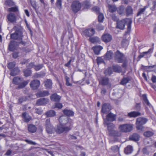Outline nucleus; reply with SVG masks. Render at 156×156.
Listing matches in <instances>:
<instances>
[{
    "mask_svg": "<svg viewBox=\"0 0 156 156\" xmlns=\"http://www.w3.org/2000/svg\"><path fill=\"white\" fill-rule=\"evenodd\" d=\"M112 19L114 21H116L117 22L118 20V18L117 16L114 14H112L111 15Z\"/></svg>",
    "mask_w": 156,
    "mask_h": 156,
    "instance_id": "obj_55",
    "label": "nucleus"
},
{
    "mask_svg": "<svg viewBox=\"0 0 156 156\" xmlns=\"http://www.w3.org/2000/svg\"><path fill=\"white\" fill-rule=\"evenodd\" d=\"M67 125L68 126H66L61 125H58L57 128L55 129L56 132L58 134L63 133H68L72 127L73 123L72 122H68L67 123Z\"/></svg>",
    "mask_w": 156,
    "mask_h": 156,
    "instance_id": "obj_4",
    "label": "nucleus"
},
{
    "mask_svg": "<svg viewBox=\"0 0 156 156\" xmlns=\"http://www.w3.org/2000/svg\"><path fill=\"white\" fill-rule=\"evenodd\" d=\"M140 136L137 133H134L129 136V139L130 140L136 142L139 140Z\"/></svg>",
    "mask_w": 156,
    "mask_h": 156,
    "instance_id": "obj_24",
    "label": "nucleus"
},
{
    "mask_svg": "<svg viewBox=\"0 0 156 156\" xmlns=\"http://www.w3.org/2000/svg\"><path fill=\"white\" fill-rule=\"evenodd\" d=\"M92 11L94 12L96 14L100 13V8L97 6H95L92 8Z\"/></svg>",
    "mask_w": 156,
    "mask_h": 156,
    "instance_id": "obj_52",
    "label": "nucleus"
},
{
    "mask_svg": "<svg viewBox=\"0 0 156 156\" xmlns=\"http://www.w3.org/2000/svg\"><path fill=\"white\" fill-rule=\"evenodd\" d=\"M66 84L67 86H70L72 84L69 83V78L67 76H66Z\"/></svg>",
    "mask_w": 156,
    "mask_h": 156,
    "instance_id": "obj_62",
    "label": "nucleus"
},
{
    "mask_svg": "<svg viewBox=\"0 0 156 156\" xmlns=\"http://www.w3.org/2000/svg\"><path fill=\"white\" fill-rule=\"evenodd\" d=\"M122 45L123 47L127 46L128 45V41L127 40L125 39L123 40L122 41Z\"/></svg>",
    "mask_w": 156,
    "mask_h": 156,
    "instance_id": "obj_59",
    "label": "nucleus"
},
{
    "mask_svg": "<svg viewBox=\"0 0 156 156\" xmlns=\"http://www.w3.org/2000/svg\"><path fill=\"white\" fill-rule=\"evenodd\" d=\"M48 99L47 98H43L38 99L36 102V105L38 106L45 105L48 103Z\"/></svg>",
    "mask_w": 156,
    "mask_h": 156,
    "instance_id": "obj_16",
    "label": "nucleus"
},
{
    "mask_svg": "<svg viewBox=\"0 0 156 156\" xmlns=\"http://www.w3.org/2000/svg\"><path fill=\"white\" fill-rule=\"evenodd\" d=\"M34 66H35V65H34V63L31 62L27 66V67L29 69H31L33 68H34Z\"/></svg>",
    "mask_w": 156,
    "mask_h": 156,
    "instance_id": "obj_64",
    "label": "nucleus"
},
{
    "mask_svg": "<svg viewBox=\"0 0 156 156\" xmlns=\"http://www.w3.org/2000/svg\"><path fill=\"white\" fill-rule=\"evenodd\" d=\"M70 59L67 62V63L64 65L65 66L67 67H70L71 62H73L75 60V58L73 57H70Z\"/></svg>",
    "mask_w": 156,
    "mask_h": 156,
    "instance_id": "obj_48",
    "label": "nucleus"
},
{
    "mask_svg": "<svg viewBox=\"0 0 156 156\" xmlns=\"http://www.w3.org/2000/svg\"><path fill=\"white\" fill-rule=\"evenodd\" d=\"M27 99L26 97L25 96H21L19 97L18 100V103L21 104L23 102L26 101Z\"/></svg>",
    "mask_w": 156,
    "mask_h": 156,
    "instance_id": "obj_45",
    "label": "nucleus"
},
{
    "mask_svg": "<svg viewBox=\"0 0 156 156\" xmlns=\"http://www.w3.org/2000/svg\"><path fill=\"white\" fill-rule=\"evenodd\" d=\"M141 108V103H136L134 107V109L139 112Z\"/></svg>",
    "mask_w": 156,
    "mask_h": 156,
    "instance_id": "obj_51",
    "label": "nucleus"
},
{
    "mask_svg": "<svg viewBox=\"0 0 156 156\" xmlns=\"http://www.w3.org/2000/svg\"><path fill=\"white\" fill-rule=\"evenodd\" d=\"M5 4L9 6H12L15 5V3L12 0H6Z\"/></svg>",
    "mask_w": 156,
    "mask_h": 156,
    "instance_id": "obj_47",
    "label": "nucleus"
},
{
    "mask_svg": "<svg viewBox=\"0 0 156 156\" xmlns=\"http://www.w3.org/2000/svg\"><path fill=\"white\" fill-rule=\"evenodd\" d=\"M29 82V80H27L22 82L21 83H20L19 84V85L16 88L18 89H20L24 88L28 84Z\"/></svg>",
    "mask_w": 156,
    "mask_h": 156,
    "instance_id": "obj_33",
    "label": "nucleus"
},
{
    "mask_svg": "<svg viewBox=\"0 0 156 156\" xmlns=\"http://www.w3.org/2000/svg\"><path fill=\"white\" fill-rule=\"evenodd\" d=\"M153 48H150L147 51L141 53L138 56V58H140L144 57L145 55L147 54L149 52L151 51V53L152 52Z\"/></svg>",
    "mask_w": 156,
    "mask_h": 156,
    "instance_id": "obj_42",
    "label": "nucleus"
},
{
    "mask_svg": "<svg viewBox=\"0 0 156 156\" xmlns=\"http://www.w3.org/2000/svg\"><path fill=\"white\" fill-rule=\"evenodd\" d=\"M112 36L109 34H104L102 37V39L105 43L110 41L112 40Z\"/></svg>",
    "mask_w": 156,
    "mask_h": 156,
    "instance_id": "obj_18",
    "label": "nucleus"
},
{
    "mask_svg": "<svg viewBox=\"0 0 156 156\" xmlns=\"http://www.w3.org/2000/svg\"><path fill=\"white\" fill-rule=\"evenodd\" d=\"M104 19V16L103 14L99 13L98 16V21L99 22H102Z\"/></svg>",
    "mask_w": 156,
    "mask_h": 156,
    "instance_id": "obj_53",
    "label": "nucleus"
},
{
    "mask_svg": "<svg viewBox=\"0 0 156 156\" xmlns=\"http://www.w3.org/2000/svg\"><path fill=\"white\" fill-rule=\"evenodd\" d=\"M50 98L52 101L58 102L60 101L61 97L58 95L56 93H54L51 95Z\"/></svg>",
    "mask_w": 156,
    "mask_h": 156,
    "instance_id": "obj_17",
    "label": "nucleus"
},
{
    "mask_svg": "<svg viewBox=\"0 0 156 156\" xmlns=\"http://www.w3.org/2000/svg\"><path fill=\"white\" fill-rule=\"evenodd\" d=\"M19 54V52L18 51L14 52L12 53V57L13 58H16L18 56V55Z\"/></svg>",
    "mask_w": 156,
    "mask_h": 156,
    "instance_id": "obj_63",
    "label": "nucleus"
},
{
    "mask_svg": "<svg viewBox=\"0 0 156 156\" xmlns=\"http://www.w3.org/2000/svg\"><path fill=\"white\" fill-rule=\"evenodd\" d=\"M44 86L47 89H51L52 88V83L51 79H47L44 82Z\"/></svg>",
    "mask_w": 156,
    "mask_h": 156,
    "instance_id": "obj_22",
    "label": "nucleus"
},
{
    "mask_svg": "<svg viewBox=\"0 0 156 156\" xmlns=\"http://www.w3.org/2000/svg\"><path fill=\"white\" fill-rule=\"evenodd\" d=\"M142 98L143 101V104L146 105L150 108H152V106L149 102L147 96L146 94H143L142 95Z\"/></svg>",
    "mask_w": 156,
    "mask_h": 156,
    "instance_id": "obj_20",
    "label": "nucleus"
},
{
    "mask_svg": "<svg viewBox=\"0 0 156 156\" xmlns=\"http://www.w3.org/2000/svg\"><path fill=\"white\" fill-rule=\"evenodd\" d=\"M98 39V38L97 37H90L89 40L92 43H94L97 41Z\"/></svg>",
    "mask_w": 156,
    "mask_h": 156,
    "instance_id": "obj_50",
    "label": "nucleus"
},
{
    "mask_svg": "<svg viewBox=\"0 0 156 156\" xmlns=\"http://www.w3.org/2000/svg\"><path fill=\"white\" fill-rule=\"evenodd\" d=\"M95 33L94 29L90 28L84 30L82 33V34L86 37H90L93 35Z\"/></svg>",
    "mask_w": 156,
    "mask_h": 156,
    "instance_id": "obj_9",
    "label": "nucleus"
},
{
    "mask_svg": "<svg viewBox=\"0 0 156 156\" xmlns=\"http://www.w3.org/2000/svg\"><path fill=\"white\" fill-rule=\"evenodd\" d=\"M7 11L9 12L19 13L18 7L17 6L9 8L8 9Z\"/></svg>",
    "mask_w": 156,
    "mask_h": 156,
    "instance_id": "obj_36",
    "label": "nucleus"
},
{
    "mask_svg": "<svg viewBox=\"0 0 156 156\" xmlns=\"http://www.w3.org/2000/svg\"><path fill=\"white\" fill-rule=\"evenodd\" d=\"M116 114L110 112L106 116L105 119L108 122H112L116 120Z\"/></svg>",
    "mask_w": 156,
    "mask_h": 156,
    "instance_id": "obj_15",
    "label": "nucleus"
},
{
    "mask_svg": "<svg viewBox=\"0 0 156 156\" xmlns=\"http://www.w3.org/2000/svg\"><path fill=\"white\" fill-rule=\"evenodd\" d=\"M40 82L38 80H32L30 84V88L33 90L37 89L40 87Z\"/></svg>",
    "mask_w": 156,
    "mask_h": 156,
    "instance_id": "obj_11",
    "label": "nucleus"
},
{
    "mask_svg": "<svg viewBox=\"0 0 156 156\" xmlns=\"http://www.w3.org/2000/svg\"><path fill=\"white\" fill-rule=\"evenodd\" d=\"M114 58L115 62L118 63H121L124 62L126 57L123 53L117 50L114 53Z\"/></svg>",
    "mask_w": 156,
    "mask_h": 156,
    "instance_id": "obj_5",
    "label": "nucleus"
},
{
    "mask_svg": "<svg viewBox=\"0 0 156 156\" xmlns=\"http://www.w3.org/2000/svg\"><path fill=\"white\" fill-rule=\"evenodd\" d=\"M141 115V113L139 112L133 111L129 113L128 116L129 117H136Z\"/></svg>",
    "mask_w": 156,
    "mask_h": 156,
    "instance_id": "obj_27",
    "label": "nucleus"
},
{
    "mask_svg": "<svg viewBox=\"0 0 156 156\" xmlns=\"http://www.w3.org/2000/svg\"><path fill=\"white\" fill-rule=\"evenodd\" d=\"M45 126L47 132L48 133L51 134L52 133L53 127L51 124L49 119H47L45 121Z\"/></svg>",
    "mask_w": 156,
    "mask_h": 156,
    "instance_id": "obj_12",
    "label": "nucleus"
},
{
    "mask_svg": "<svg viewBox=\"0 0 156 156\" xmlns=\"http://www.w3.org/2000/svg\"><path fill=\"white\" fill-rule=\"evenodd\" d=\"M63 106L61 103H56L55 104V108H58V109H61L62 108Z\"/></svg>",
    "mask_w": 156,
    "mask_h": 156,
    "instance_id": "obj_56",
    "label": "nucleus"
},
{
    "mask_svg": "<svg viewBox=\"0 0 156 156\" xmlns=\"http://www.w3.org/2000/svg\"><path fill=\"white\" fill-rule=\"evenodd\" d=\"M133 126L131 124H124L120 125L118 128L121 132L127 133L133 129Z\"/></svg>",
    "mask_w": 156,
    "mask_h": 156,
    "instance_id": "obj_8",
    "label": "nucleus"
},
{
    "mask_svg": "<svg viewBox=\"0 0 156 156\" xmlns=\"http://www.w3.org/2000/svg\"><path fill=\"white\" fill-rule=\"evenodd\" d=\"M22 117L23 119V121L26 123L29 122L32 119L31 117L26 112L22 113Z\"/></svg>",
    "mask_w": 156,
    "mask_h": 156,
    "instance_id": "obj_21",
    "label": "nucleus"
},
{
    "mask_svg": "<svg viewBox=\"0 0 156 156\" xmlns=\"http://www.w3.org/2000/svg\"><path fill=\"white\" fill-rule=\"evenodd\" d=\"M154 134L153 132L150 131H147L144 133V135L146 137H149L153 136Z\"/></svg>",
    "mask_w": 156,
    "mask_h": 156,
    "instance_id": "obj_43",
    "label": "nucleus"
},
{
    "mask_svg": "<svg viewBox=\"0 0 156 156\" xmlns=\"http://www.w3.org/2000/svg\"><path fill=\"white\" fill-rule=\"evenodd\" d=\"M133 151V147L131 146L128 145L125 148L124 152L126 154H128L131 153Z\"/></svg>",
    "mask_w": 156,
    "mask_h": 156,
    "instance_id": "obj_38",
    "label": "nucleus"
},
{
    "mask_svg": "<svg viewBox=\"0 0 156 156\" xmlns=\"http://www.w3.org/2000/svg\"><path fill=\"white\" fill-rule=\"evenodd\" d=\"M104 73L105 76H110L112 73V68L111 67H108L104 71Z\"/></svg>",
    "mask_w": 156,
    "mask_h": 156,
    "instance_id": "obj_34",
    "label": "nucleus"
},
{
    "mask_svg": "<svg viewBox=\"0 0 156 156\" xmlns=\"http://www.w3.org/2000/svg\"><path fill=\"white\" fill-rule=\"evenodd\" d=\"M147 8V6H144L143 8H141L139 9L138 12L137 13L136 16H138L144 14V12Z\"/></svg>",
    "mask_w": 156,
    "mask_h": 156,
    "instance_id": "obj_44",
    "label": "nucleus"
},
{
    "mask_svg": "<svg viewBox=\"0 0 156 156\" xmlns=\"http://www.w3.org/2000/svg\"><path fill=\"white\" fill-rule=\"evenodd\" d=\"M12 30L15 31L14 33L10 34V38L17 41V43L20 44L23 46H25L26 44V42L23 41V37L22 27L17 25L14 26Z\"/></svg>",
    "mask_w": 156,
    "mask_h": 156,
    "instance_id": "obj_1",
    "label": "nucleus"
},
{
    "mask_svg": "<svg viewBox=\"0 0 156 156\" xmlns=\"http://www.w3.org/2000/svg\"><path fill=\"white\" fill-rule=\"evenodd\" d=\"M16 65V62H9L8 66V67L9 69H12Z\"/></svg>",
    "mask_w": 156,
    "mask_h": 156,
    "instance_id": "obj_49",
    "label": "nucleus"
},
{
    "mask_svg": "<svg viewBox=\"0 0 156 156\" xmlns=\"http://www.w3.org/2000/svg\"><path fill=\"white\" fill-rule=\"evenodd\" d=\"M37 129V128L34 125L30 124L28 125V130L29 132L33 133H35Z\"/></svg>",
    "mask_w": 156,
    "mask_h": 156,
    "instance_id": "obj_26",
    "label": "nucleus"
},
{
    "mask_svg": "<svg viewBox=\"0 0 156 156\" xmlns=\"http://www.w3.org/2000/svg\"><path fill=\"white\" fill-rule=\"evenodd\" d=\"M21 78L18 77H15L13 79V83L15 85L19 84L22 81Z\"/></svg>",
    "mask_w": 156,
    "mask_h": 156,
    "instance_id": "obj_35",
    "label": "nucleus"
},
{
    "mask_svg": "<svg viewBox=\"0 0 156 156\" xmlns=\"http://www.w3.org/2000/svg\"><path fill=\"white\" fill-rule=\"evenodd\" d=\"M118 12L120 15L123 14L124 13V9L123 6H121L119 7L117 9Z\"/></svg>",
    "mask_w": 156,
    "mask_h": 156,
    "instance_id": "obj_46",
    "label": "nucleus"
},
{
    "mask_svg": "<svg viewBox=\"0 0 156 156\" xmlns=\"http://www.w3.org/2000/svg\"><path fill=\"white\" fill-rule=\"evenodd\" d=\"M111 109V106L110 104L104 103L102 106L101 112L103 113H107Z\"/></svg>",
    "mask_w": 156,
    "mask_h": 156,
    "instance_id": "obj_13",
    "label": "nucleus"
},
{
    "mask_svg": "<svg viewBox=\"0 0 156 156\" xmlns=\"http://www.w3.org/2000/svg\"><path fill=\"white\" fill-rule=\"evenodd\" d=\"M148 119L144 117H139L136 119V127L137 129H142L143 128V125L147 122Z\"/></svg>",
    "mask_w": 156,
    "mask_h": 156,
    "instance_id": "obj_6",
    "label": "nucleus"
},
{
    "mask_svg": "<svg viewBox=\"0 0 156 156\" xmlns=\"http://www.w3.org/2000/svg\"><path fill=\"white\" fill-rule=\"evenodd\" d=\"M35 112L38 114H41L43 112V111L39 108H35Z\"/></svg>",
    "mask_w": 156,
    "mask_h": 156,
    "instance_id": "obj_58",
    "label": "nucleus"
},
{
    "mask_svg": "<svg viewBox=\"0 0 156 156\" xmlns=\"http://www.w3.org/2000/svg\"><path fill=\"white\" fill-rule=\"evenodd\" d=\"M45 114L47 117H52L56 115L55 112L53 110H50L46 112Z\"/></svg>",
    "mask_w": 156,
    "mask_h": 156,
    "instance_id": "obj_25",
    "label": "nucleus"
},
{
    "mask_svg": "<svg viewBox=\"0 0 156 156\" xmlns=\"http://www.w3.org/2000/svg\"><path fill=\"white\" fill-rule=\"evenodd\" d=\"M43 65L42 64H39L34 66V69L36 71H38L40 70L43 67Z\"/></svg>",
    "mask_w": 156,
    "mask_h": 156,
    "instance_id": "obj_54",
    "label": "nucleus"
},
{
    "mask_svg": "<svg viewBox=\"0 0 156 156\" xmlns=\"http://www.w3.org/2000/svg\"><path fill=\"white\" fill-rule=\"evenodd\" d=\"M49 93L48 91L41 90L37 92L36 95L37 97H40L47 96L49 95Z\"/></svg>",
    "mask_w": 156,
    "mask_h": 156,
    "instance_id": "obj_19",
    "label": "nucleus"
},
{
    "mask_svg": "<svg viewBox=\"0 0 156 156\" xmlns=\"http://www.w3.org/2000/svg\"><path fill=\"white\" fill-rule=\"evenodd\" d=\"M20 71L18 68L16 67L11 70L10 74L12 76H15L19 73Z\"/></svg>",
    "mask_w": 156,
    "mask_h": 156,
    "instance_id": "obj_32",
    "label": "nucleus"
},
{
    "mask_svg": "<svg viewBox=\"0 0 156 156\" xmlns=\"http://www.w3.org/2000/svg\"><path fill=\"white\" fill-rule=\"evenodd\" d=\"M56 4L57 7L61 8L62 6V0H57Z\"/></svg>",
    "mask_w": 156,
    "mask_h": 156,
    "instance_id": "obj_60",
    "label": "nucleus"
},
{
    "mask_svg": "<svg viewBox=\"0 0 156 156\" xmlns=\"http://www.w3.org/2000/svg\"><path fill=\"white\" fill-rule=\"evenodd\" d=\"M23 72L24 73V76L26 77L30 76L31 75V70L28 69H24Z\"/></svg>",
    "mask_w": 156,
    "mask_h": 156,
    "instance_id": "obj_39",
    "label": "nucleus"
},
{
    "mask_svg": "<svg viewBox=\"0 0 156 156\" xmlns=\"http://www.w3.org/2000/svg\"><path fill=\"white\" fill-rule=\"evenodd\" d=\"M97 64L99 65L101 63H103L104 62V60L101 57H98L97 59Z\"/></svg>",
    "mask_w": 156,
    "mask_h": 156,
    "instance_id": "obj_61",
    "label": "nucleus"
},
{
    "mask_svg": "<svg viewBox=\"0 0 156 156\" xmlns=\"http://www.w3.org/2000/svg\"><path fill=\"white\" fill-rule=\"evenodd\" d=\"M133 9L130 6H128L126 9V13L127 16L133 14Z\"/></svg>",
    "mask_w": 156,
    "mask_h": 156,
    "instance_id": "obj_31",
    "label": "nucleus"
},
{
    "mask_svg": "<svg viewBox=\"0 0 156 156\" xmlns=\"http://www.w3.org/2000/svg\"><path fill=\"white\" fill-rule=\"evenodd\" d=\"M15 41H12L9 43L8 49L10 51H13L16 49V47L15 45Z\"/></svg>",
    "mask_w": 156,
    "mask_h": 156,
    "instance_id": "obj_23",
    "label": "nucleus"
},
{
    "mask_svg": "<svg viewBox=\"0 0 156 156\" xmlns=\"http://www.w3.org/2000/svg\"><path fill=\"white\" fill-rule=\"evenodd\" d=\"M104 123L107 126V129L108 131V135L109 136L114 137H119L121 135V133L120 131L115 130L114 129L115 126L112 123H108L105 120Z\"/></svg>",
    "mask_w": 156,
    "mask_h": 156,
    "instance_id": "obj_3",
    "label": "nucleus"
},
{
    "mask_svg": "<svg viewBox=\"0 0 156 156\" xmlns=\"http://www.w3.org/2000/svg\"><path fill=\"white\" fill-rule=\"evenodd\" d=\"M108 7L109 9V11L111 12H113L116 11L117 9L115 5H108Z\"/></svg>",
    "mask_w": 156,
    "mask_h": 156,
    "instance_id": "obj_41",
    "label": "nucleus"
},
{
    "mask_svg": "<svg viewBox=\"0 0 156 156\" xmlns=\"http://www.w3.org/2000/svg\"><path fill=\"white\" fill-rule=\"evenodd\" d=\"M82 4L78 0L74 1L71 5V9L74 13H76L80 9Z\"/></svg>",
    "mask_w": 156,
    "mask_h": 156,
    "instance_id": "obj_7",
    "label": "nucleus"
},
{
    "mask_svg": "<svg viewBox=\"0 0 156 156\" xmlns=\"http://www.w3.org/2000/svg\"><path fill=\"white\" fill-rule=\"evenodd\" d=\"M130 79L129 77L123 78L120 82V84L123 85H125L126 84L130 81Z\"/></svg>",
    "mask_w": 156,
    "mask_h": 156,
    "instance_id": "obj_37",
    "label": "nucleus"
},
{
    "mask_svg": "<svg viewBox=\"0 0 156 156\" xmlns=\"http://www.w3.org/2000/svg\"><path fill=\"white\" fill-rule=\"evenodd\" d=\"M99 83L103 86H110L109 79L106 76H101L99 79Z\"/></svg>",
    "mask_w": 156,
    "mask_h": 156,
    "instance_id": "obj_10",
    "label": "nucleus"
},
{
    "mask_svg": "<svg viewBox=\"0 0 156 156\" xmlns=\"http://www.w3.org/2000/svg\"><path fill=\"white\" fill-rule=\"evenodd\" d=\"M24 141L26 142L27 143L29 144L35 145L37 144V143L34 142L32 141L31 140H29L27 139H25L24 140Z\"/></svg>",
    "mask_w": 156,
    "mask_h": 156,
    "instance_id": "obj_57",
    "label": "nucleus"
},
{
    "mask_svg": "<svg viewBox=\"0 0 156 156\" xmlns=\"http://www.w3.org/2000/svg\"><path fill=\"white\" fill-rule=\"evenodd\" d=\"M112 69H113L114 72L116 73H120L122 72L121 67L118 65L113 66Z\"/></svg>",
    "mask_w": 156,
    "mask_h": 156,
    "instance_id": "obj_30",
    "label": "nucleus"
},
{
    "mask_svg": "<svg viewBox=\"0 0 156 156\" xmlns=\"http://www.w3.org/2000/svg\"><path fill=\"white\" fill-rule=\"evenodd\" d=\"M113 55L112 52L111 51H108L105 55V58L106 60H109L112 58Z\"/></svg>",
    "mask_w": 156,
    "mask_h": 156,
    "instance_id": "obj_40",
    "label": "nucleus"
},
{
    "mask_svg": "<svg viewBox=\"0 0 156 156\" xmlns=\"http://www.w3.org/2000/svg\"><path fill=\"white\" fill-rule=\"evenodd\" d=\"M64 114L67 116H73L74 112L68 109H65L63 110Z\"/></svg>",
    "mask_w": 156,
    "mask_h": 156,
    "instance_id": "obj_28",
    "label": "nucleus"
},
{
    "mask_svg": "<svg viewBox=\"0 0 156 156\" xmlns=\"http://www.w3.org/2000/svg\"><path fill=\"white\" fill-rule=\"evenodd\" d=\"M8 21L10 22L13 23H16V19L15 14L12 12L9 13L6 16Z\"/></svg>",
    "mask_w": 156,
    "mask_h": 156,
    "instance_id": "obj_14",
    "label": "nucleus"
},
{
    "mask_svg": "<svg viewBox=\"0 0 156 156\" xmlns=\"http://www.w3.org/2000/svg\"><path fill=\"white\" fill-rule=\"evenodd\" d=\"M103 49L102 47L98 46H95L92 48L95 54L98 55L99 54L100 51Z\"/></svg>",
    "mask_w": 156,
    "mask_h": 156,
    "instance_id": "obj_29",
    "label": "nucleus"
},
{
    "mask_svg": "<svg viewBox=\"0 0 156 156\" xmlns=\"http://www.w3.org/2000/svg\"><path fill=\"white\" fill-rule=\"evenodd\" d=\"M132 23V21L131 19L128 18H125L117 21L116 22V27L122 30L124 29L125 25L127 24V30L125 32L126 34H127L129 33L131 30Z\"/></svg>",
    "mask_w": 156,
    "mask_h": 156,
    "instance_id": "obj_2",
    "label": "nucleus"
}]
</instances>
